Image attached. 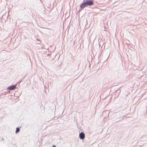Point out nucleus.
I'll return each mask as SVG.
<instances>
[{
    "mask_svg": "<svg viewBox=\"0 0 147 147\" xmlns=\"http://www.w3.org/2000/svg\"><path fill=\"white\" fill-rule=\"evenodd\" d=\"M79 137L80 139L84 140L85 137V135L84 133L82 132L80 133Z\"/></svg>",
    "mask_w": 147,
    "mask_h": 147,
    "instance_id": "2",
    "label": "nucleus"
},
{
    "mask_svg": "<svg viewBox=\"0 0 147 147\" xmlns=\"http://www.w3.org/2000/svg\"><path fill=\"white\" fill-rule=\"evenodd\" d=\"M52 147H56V146L55 145L53 146Z\"/></svg>",
    "mask_w": 147,
    "mask_h": 147,
    "instance_id": "6",
    "label": "nucleus"
},
{
    "mask_svg": "<svg viewBox=\"0 0 147 147\" xmlns=\"http://www.w3.org/2000/svg\"><path fill=\"white\" fill-rule=\"evenodd\" d=\"M87 6V5H86V3L85 2L83 3L82 5H80V7L81 8H84V7L85 6Z\"/></svg>",
    "mask_w": 147,
    "mask_h": 147,
    "instance_id": "4",
    "label": "nucleus"
},
{
    "mask_svg": "<svg viewBox=\"0 0 147 147\" xmlns=\"http://www.w3.org/2000/svg\"><path fill=\"white\" fill-rule=\"evenodd\" d=\"M20 131V129H19L17 127L16 128V133H17L19 131Z\"/></svg>",
    "mask_w": 147,
    "mask_h": 147,
    "instance_id": "5",
    "label": "nucleus"
},
{
    "mask_svg": "<svg viewBox=\"0 0 147 147\" xmlns=\"http://www.w3.org/2000/svg\"><path fill=\"white\" fill-rule=\"evenodd\" d=\"M85 3L87 5L90 6L94 4L93 1L91 0H87Z\"/></svg>",
    "mask_w": 147,
    "mask_h": 147,
    "instance_id": "1",
    "label": "nucleus"
},
{
    "mask_svg": "<svg viewBox=\"0 0 147 147\" xmlns=\"http://www.w3.org/2000/svg\"><path fill=\"white\" fill-rule=\"evenodd\" d=\"M16 85H11V86L7 88V89L9 90H13L16 88Z\"/></svg>",
    "mask_w": 147,
    "mask_h": 147,
    "instance_id": "3",
    "label": "nucleus"
}]
</instances>
